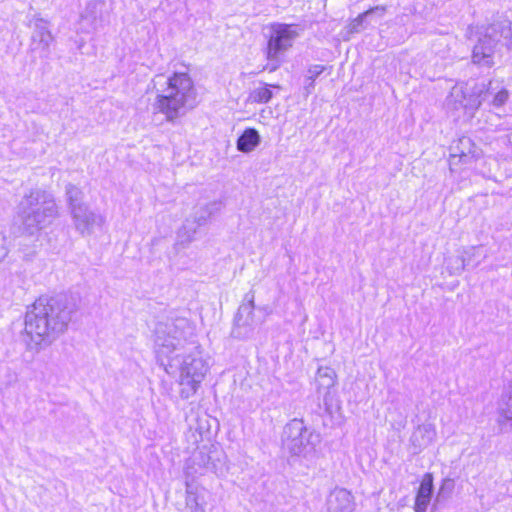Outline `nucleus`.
<instances>
[{
    "label": "nucleus",
    "instance_id": "f257e3e1",
    "mask_svg": "<svg viewBox=\"0 0 512 512\" xmlns=\"http://www.w3.org/2000/svg\"><path fill=\"white\" fill-rule=\"evenodd\" d=\"M74 312L66 299L39 298L26 312L25 333L34 346H49L66 331Z\"/></svg>",
    "mask_w": 512,
    "mask_h": 512
},
{
    "label": "nucleus",
    "instance_id": "f03ea898",
    "mask_svg": "<svg viewBox=\"0 0 512 512\" xmlns=\"http://www.w3.org/2000/svg\"><path fill=\"white\" fill-rule=\"evenodd\" d=\"M153 89L156 92L153 109L164 114L168 122H174L196 106V89L187 73L156 75Z\"/></svg>",
    "mask_w": 512,
    "mask_h": 512
},
{
    "label": "nucleus",
    "instance_id": "7ed1b4c3",
    "mask_svg": "<svg viewBox=\"0 0 512 512\" xmlns=\"http://www.w3.org/2000/svg\"><path fill=\"white\" fill-rule=\"evenodd\" d=\"M160 366L168 374L178 371L179 395L186 400L194 396L210 370L208 358L197 342H190L182 353H177Z\"/></svg>",
    "mask_w": 512,
    "mask_h": 512
},
{
    "label": "nucleus",
    "instance_id": "20e7f679",
    "mask_svg": "<svg viewBox=\"0 0 512 512\" xmlns=\"http://www.w3.org/2000/svg\"><path fill=\"white\" fill-rule=\"evenodd\" d=\"M59 206L52 193L31 189L17 205L16 219L21 235L35 236L59 217Z\"/></svg>",
    "mask_w": 512,
    "mask_h": 512
},
{
    "label": "nucleus",
    "instance_id": "39448f33",
    "mask_svg": "<svg viewBox=\"0 0 512 512\" xmlns=\"http://www.w3.org/2000/svg\"><path fill=\"white\" fill-rule=\"evenodd\" d=\"M195 328L185 317L159 322L155 328V352L159 364L186 350L194 339Z\"/></svg>",
    "mask_w": 512,
    "mask_h": 512
},
{
    "label": "nucleus",
    "instance_id": "423d86ee",
    "mask_svg": "<svg viewBox=\"0 0 512 512\" xmlns=\"http://www.w3.org/2000/svg\"><path fill=\"white\" fill-rule=\"evenodd\" d=\"M318 435L309 430L302 419L294 418L283 428L282 448L292 457L308 459L314 452Z\"/></svg>",
    "mask_w": 512,
    "mask_h": 512
},
{
    "label": "nucleus",
    "instance_id": "0eeeda50",
    "mask_svg": "<svg viewBox=\"0 0 512 512\" xmlns=\"http://www.w3.org/2000/svg\"><path fill=\"white\" fill-rule=\"evenodd\" d=\"M501 38L512 40V23L508 20L493 23L485 30L484 35L479 38L473 48V63L483 67H492L496 46Z\"/></svg>",
    "mask_w": 512,
    "mask_h": 512
},
{
    "label": "nucleus",
    "instance_id": "6e6552de",
    "mask_svg": "<svg viewBox=\"0 0 512 512\" xmlns=\"http://www.w3.org/2000/svg\"><path fill=\"white\" fill-rule=\"evenodd\" d=\"M298 35L299 33L295 25L274 24L271 26V34L266 51L269 63L266 69L272 72L279 67L281 56L292 47L293 41Z\"/></svg>",
    "mask_w": 512,
    "mask_h": 512
},
{
    "label": "nucleus",
    "instance_id": "1a4fd4ad",
    "mask_svg": "<svg viewBox=\"0 0 512 512\" xmlns=\"http://www.w3.org/2000/svg\"><path fill=\"white\" fill-rule=\"evenodd\" d=\"M481 91L476 84L472 87L456 84L446 98V107L451 111L463 110L468 118H473L482 104Z\"/></svg>",
    "mask_w": 512,
    "mask_h": 512
},
{
    "label": "nucleus",
    "instance_id": "9d476101",
    "mask_svg": "<svg viewBox=\"0 0 512 512\" xmlns=\"http://www.w3.org/2000/svg\"><path fill=\"white\" fill-rule=\"evenodd\" d=\"M255 295L250 291L245 294L244 302L239 306L237 314L234 318V325L232 328V336L237 339H248L253 335L256 327L254 317V304Z\"/></svg>",
    "mask_w": 512,
    "mask_h": 512
},
{
    "label": "nucleus",
    "instance_id": "9b49d317",
    "mask_svg": "<svg viewBox=\"0 0 512 512\" xmlns=\"http://www.w3.org/2000/svg\"><path fill=\"white\" fill-rule=\"evenodd\" d=\"M482 155V150L468 136L460 137L452 146L449 157L451 171L459 164H469Z\"/></svg>",
    "mask_w": 512,
    "mask_h": 512
},
{
    "label": "nucleus",
    "instance_id": "f8f14e48",
    "mask_svg": "<svg viewBox=\"0 0 512 512\" xmlns=\"http://www.w3.org/2000/svg\"><path fill=\"white\" fill-rule=\"evenodd\" d=\"M76 230L82 235H90L104 223L102 215L90 210L87 205L76 206L71 212Z\"/></svg>",
    "mask_w": 512,
    "mask_h": 512
},
{
    "label": "nucleus",
    "instance_id": "ddd939ff",
    "mask_svg": "<svg viewBox=\"0 0 512 512\" xmlns=\"http://www.w3.org/2000/svg\"><path fill=\"white\" fill-rule=\"evenodd\" d=\"M317 391L323 397L324 405L328 410L334 400V387L336 385V373L330 367H320L316 375Z\"/></svg>",
    "mask_w": 512,
    "mask_h": 512
},
{
    "label": "nucleus",
    "instance_id": "4468645a",
    "mask_svg": "<svg viewBox=\"0 0 512 512\" xmlns=\"http://www.w3.org/2000/svg\"><path fill=\"white\" fill-rule=\"evenodd\" d=\"M476 86L482 90V102L488 101L495 108L503 106L509 99V91L501 81L491 80L488 84H476Z\"/></svg>",
    "mask_w": 512,
    "mask_h": 512
},
{
    "label": "nucleus",
    "instance_id": "2eb2a0df",
    "mask_svg": "<svg viewBox=\"0 0 512 512\" xmlns=\"http://www.w3.org/2000/svg\"><path fill=\"white\" fill-rule=\"evenodd\" d=\"M355 502L353 495L344 488H335L327 498L328 512H353Z\"/></svg>",
    "mask_w": 512,
    "mask_h": 512
},
{
    "label": "nucleus",
    "instance_id": "dca6fc26",
    "mask_svg": "<svg viewBox=\"0 0 512 512\" xmlns=\"http://www.w3.org/2000/svg\"><path fill=\"white\" fill-rule=\"evenodd\" d=\"M53 41L54 37L49 30L47 22L43 19H37L31 36L32 49L48 53L49 47Z\"/></svg>",
    "mask_w": 512,
    "mask_h": 512
},
{
    "label": "nucleus",
    "instance_id": "f3484780",
    "mask_svg": "<svg viewBox=\"0 0 512 512\" xmlns=\"http://www.w3.org/2000/svg\"><path fill=\"white\" fill-rule=\"evenodd\" d=\"M436 429L433 424L424 423L419 425L411 436V444L415 452H419L430 446L436 438Z\"/></svg>",
    "mask_w": 512,
    "mask_h": 512
},
{
    "label": "nucleus",
    "instance_id": "a211bd4d",
    "mask_svg": "<svg viewBox=\"0 0 512 512\" xmlns=\"http://www.w3.org/2000/svg\"><path fill=\"white\" fill-rule=\"evenodd\" d=\"M433 492L432 474L424 475L415 500V512H426Z\"/></svg>",
    "mask_w": 512,
    "mask_h": 512
},
{
    "label": "nucleus",
    "instance_id": "6ab92c4d",
    "mask_svg": "<svg viewBox=\"0 0 512 512\" xmlns=\"http://www.w3.org/2000/svg\"><path fill=\"white\" fill-rule=\"evenodd\" d=\"M260 143V135L256 129L248 128L237 140V149L243 153L253 151Z\"/></svg>",
    "mask_w": 512,
    "mask_h": 512
},
{
    "label": "nucleus",
    "instance_id": "aec40b11",
    "mask_svg": "<svg viewBox=\"0 0 512 512\" xmlns=\"http://www.w3.org/2000/svg\"><path fill=\"white\" fill-rule=\"evenodd\" d=\"M385 13V8L381 6H376L374 8H371L360 15H358L355 19H353L349 25L347 26V33H358L361 31L364 21L372 16L377 15L378 17H382Z\"/></svg>",
    "mask_w": 512,
    "mask_h": 512
},
{
    "label": "nucleus",
    "instance_id": "412c9836",
    "mask_svg": "<svg viewBox=\"0 0 512 512\" xmlns=\"http://www.w3.org/2000/svg\"><path fill=\"white\" fill-rule=\"evenodd\" d=\"M221 209V204L212 202L204 206L197 207L193 213L192 219L200 226H203L214 214Z\"/></svg>",
    "mask_w": 512,
    "mask_h": 512
},
{
    "label": "nucleus",
    "instance_id": "4be33fe9",
    "mask_svg": "<svg viewBox=\"0 0 512 512\" xmlns=\"http://www.w3.org/2000/svg\"><path fill=\"white\" fill-rule=\"evenodd\" d=\"M200 227L192 218L186 219L178 232L179 242L182 245L191 243L195 239V235Z\"/></svg>",
    "mask_w": 512,
    "mask_h": 512
},
{
    "label": "nucleus",
    "instance_id": "5701e85b",
    "mask_svg": "<svg viewBox=\"0 0 512 512\" xmlns=\"http://www.w3.org/2000/svg\"><path fill=\"white\" fill-rule=\"evenodd\" d=\"M498 412L503 419L512 422V381L510 382L506 393L502 396Z\"/></svg>",
    "mask_w": 512,
    "mask_h": 512
},
{
    "label": "nucleus",
    "instance_id": "b1692460",
    "mask_svg": "<svg viewBox=\"0 0 512 512\" xmlns=\"http://www.w3.org/2000/svg\"><path fill=\"white\" fill-rule=\"evenodd\" d=\"M273 96L272 91L269 89L267 84L261 85L254 88L248 97V100L252 103H267Z\"/></svg>",
    "mask_w": 512,
    "mask_h": 512
},
{
    "label": "nucleus",
    "instance_id": "393cba45",
    "mask_svg": "<svg viewBox=\"0 0 512 512\" xmlns=\"http://www.w3.org/2000/svg\"><path fill=\"white\" fill-rule=\"evenodd\" d=\"M66 196L70 212H72L73 208H75L76 206L84 205V203H82L81 201L83 196L82 191L76 186L68 184L66 186Z\"/></svg>",
    "mask_w": 512,
    "mask_h": 512
},
{
    "label": "nucleus",
    "instance_id": "a878e982",
    "mask_svg": "<svg viewBox=\"0 0 512 512\" xmlns=\"http://www.w3.org/2000/svg\"><path fill=\"white\" fill-rule=\"evenodd\" d=\"M479 248L475 246H471L468 248L463 249L461 253V257L463 260H465V267L466 266H473L476 267L480 264V260L477 259L479 257Z\"/></svg>",
    "mask_w": 512,
    "mask_h": 512
},
{
    "label": "nucleus",
    "instance_id": "bb28decb",
    "mask_svg": "<svg viewBox=\"0 0 512 512\" xmlns=\"http://www.w3.org/2000/svg\"><path fill=\"white\" fill-rule=\"evenodd\" d=\"M446 268L450 275H459L465 269V260L462 259L461 255L450 257L447 260Z\"/></svg>",
    "mask_w": 512,
    "mask_h": 512
},
{
    "label": "nucleus",
    "instance_id": "cd10ccee",
    "mask_svg": "<svg viewBox=\"0 0 512 512\" xmlns=\"http://www.w3.org/2000/svg\"><path fill=\"white\" fill-rule=\"evenodd\" d=\"M188 488L189 485H187L186 505L190 507L191 512H205L204 508L197 502L196 497L191 496Z\"/></svg>",
    "mask_w": 512,
    "mask_h": 512
},
{
    "label": "nucleus",
    "instance_id": "c85d7f7f",
    "mask_svg": "<svg viewBox=\"0 0 512 512\" xmlns=\"http://www.w3.org/2000/svg\"><path fill=\"white\" fill-rule=\"evenodd\" d=\"M493 127H494V130H496V131L509 130L510 132L508 133V135L506 137H507L508 142L512 145V123L511 122L505 121L504 123H502L500 125L490 124V127H488V129H492Z\"/></svg>",
    "mask_w": 512,
    "mask_h": 512
},
{
    "label": "nucleus",
    "instance_id": "c756f323",
    "mask_svg": "<svg viewBox=\"0 0 512 512\" xmlns=\"http://www.w3.org/2000/svg\"><path fill=\"white\" fill-rule=\"evenodd\" d=\"M324 70L325 66L323 65L311 66L307 71L306 80H315Z\"/></svg>",
    "mask_w": 512,
    "mask_h": 512
},
{
    "label": "nucleus",
    "instance_id": "7c9ffc66",
    "mask_svg": "<svg viewBox=\"0 0 512 512\" xmlns=\"http://www.w3.org/2000/svg\"><path fill=\"white\" fill-rule=\"evenodd\" d=\"M8 247L6 237L3 232L0 231V262L7 256Z\"/></svg>",
    "mask_w": 512,
    "mask_h": 512
},
{
    "label": "nucleus",
    "instance_id": "2f4dec72",
    "mask_svg": "<svg viewBox=\"0 0 512 512\" xmlns=\"http://www.w3.org/2000/svg\"><path fill=\"white\" fill-rule=\"evenodd\" d=\"M314 81L315 80H306L305 90L307 94L311 93L312 89L314 88Z\"/></svg>",
    "mask_w": 512,
    "mask_h": 512
},
{
    "label": "nucleus",
    "instance_id": "473e14b6",
    "mask_svg": "<svg viewBox=\"0 0 512 512\" xmlns=\"http://www.w3.org/2000/svg\"><path fill=\"white\" fill-rule=\"evenodd\" d=\"M488 117H490V118H495V117H498V116H497V115H495V114L489 113Z\"/></svg>",
    "mask_w": 512,
    "mask_h": 512
}]
</instances>
